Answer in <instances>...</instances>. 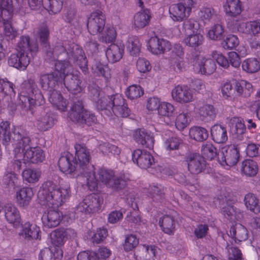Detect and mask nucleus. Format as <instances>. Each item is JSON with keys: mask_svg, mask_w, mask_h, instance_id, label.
Wrapping results in <instances>:
<instances>
[{"mask_svg": "<svg viewBox=\"0 0 260 260\" xmlns=\"http://www.w3.org/2000/svg\"><path fill=\"white\" fill-rule=\"evenodd\" d=\"M10 126V123L8 121H3L0 123V140L2 144L7 146L12 140L14 142L15 155L23 153L24 163L42 162L45 158L44 151L39 147L32 146L28 132L21 126H14L12 136Z\"/></svg>", "mask_w": 260, "mask_h": 260, "instance_id": "1", "label": "nucleus"}, {"mask_svg": "<svg viewBox=\"0 0 260 260\" xmlns=\"http://www.w3.org/2000/svg\"><path fill=\"white\" fill-rule=\"evenodd\" d=\"M71 188L68 184L59 186L57 182L47 180L42 184L38 193L40 203L51 208H58L70 198Z\"/></svg>", "mask_w": 260, "mask_h": 260, "instance_id": "2", "label": "nucleus"}, {"mask_svg": "<svg viewBox=\"0 0 260 260\" xmlns=\"http://www.w3.org/2000/svg\"><path fill=\"white\" fill-rule=\"evenodd\" d=\"M85 176L86 184L90 190H95L98 187L99 182H101L107 187L113 190H122L126 185V180L124 176L115 175L114 172L105 168H99L96 172H87Z\"/></svg>", "mask_w": 260, "mask_h": 260, "instance_id": "3", "label": "nucleus"}, {"mask_svg": "<svg viewBox=\"0 0 260 260\" xmlns=\"http://www.w3.org/2000/svg\"><path fill=\"white\" fill-rule=\"evenodd\" d=\"M54 51L56 55L63 59L67 56V61L72 60L76 63L84 74L88 73L87 60L84 52L78 45L75 43L68 44L66 46L58 45L54 47ZM57 61H59L57 60ZM66 61V60H61Z\"/></svg>", "mask_w": 260, "mask_h": 260, "instance_id": "4", "label": "nucleus"}, {"mask_svg": "<svg viewBox=\"0 0 260 260\" xmlns=\"http://www.w3.org/2000/svg\"><path fill=\"white\" fill-rule=\"evenodd\" d=\"M19 99V104L21 105L22 107L31 108L32 106H40L44 103L42 92L32 79H28L22 84Z\"/></svg>", "mask_w": 260, "mask_h": 260, "instance_id": "5", "label": "nucleus"}, {"mask_svg": "<svg viewBox=\"0 0 260 260\" xmlns=\"http://www.w3.org/2000/svg\"><path fill=\"white\" fill-rule=\"evenodd\" d=\"M55 69L64 75L63 83L67 89L73 94L80 93L82 90L81 81L77 71L74 72L69 61H56Z\"/></svg>", "mask_w": 260, "mask_h": 260, "instance_id": "6", "label": "nucleus"}, {"mask_svg": "<svg viewBox=\"0 0 260 260\" xmlns=\"http://www.w3.org/2000/svg\"><path fill=\"white\" fill-rule=\"evenodd\" d=\"M90 97L96 109L102 115L108 117L112 116V109L116 94L105 95L99 88L92 87L90 89Z\"/></svg>", "mask_w": 260, "mask_h": 260, "instance_id": "7", "label": "nucleus"}, {"mask_svg": "<svg viewBox=\"0 0 260 260\" xmlns=\"http://www.w3.org/2000/svg\"><path fill=\"white\" fill-rule=\"evenodd\" d=\"M68 114L69 117L72 121L81 125H91L96 123L97 121L94 114L85 110L82 102L79 100L74 103Z\"/></svg>", "mask_w": 260, "mask_h": 260, "instance_id": "8", "label": "nucleus"}, {"mask_svg": "<svg viewBox=\"0 0 260 260\" xmlns=\"http://www.w3.org/2000/svg\"><path fill=\"white\" fill-rule=\"evenodd\" d=\"M76 160H78V167L79 173L84 177L87 174V172L92 171L94 166L89 164L90 155L89 150L82 144H76L75 145Z\"/></svg>", "mask_w": 260, "mask_h": 260, "instance_id": "9", "label": "nucleus"}, {"mask_svg": "<svg viewBox=\"0 0 260 260\" xmlns=\"http://www.w3.org/2000/svg\"><path fill=\"white\" fill-rule=\"evenodd\" d=\"M194 4L193 0H180V2L171 6L169 9L171 18L175 21H181L189 16Z\"/></svg>", "mask_w": 260, "mask_h": 260, "instance_id": "10", "label": "nucleus"}, {"mask_svg": "<svg viewBox=\"0 0 260 260\" xmlns=\"http://www.w3.org/2000/svg\"><path fill=\"white\" fill-rule=\"evenodd\" d=\"M74 155L69 152L62 153L58 160V165L60 170L63 173L72 174L75 173L77 175L79 173L77 161Z\"/></svg>", "mask_w": 260, "mask_h": 260, "instance_id": "11", "label": "nucleus"}, {"mask_svg": "<svg viewBox=\"0 0 260 260\" xmlns=\"http://www.w3.org/2000/svg\"><path fill=\"white\" fill-rule=\"evenodd\" d=\"M106 17L100 10L93 12L88 19L87 28L89 33L95 35L101 32L105 26Z\"/></svg>", "mask_w": 260, "mask_h": 260, "instance_id": "12", "label": "nucleus"}, {"mask_svg": "<svg viewBox=\"0 0 260 260\" xmlns=\"http://www.w3.org/2000/svg\"><path fill=\"white\" fill-rule=\"evenodd\" d=\"M239 151L235 146L223 149L220 153L218 154V159L222 166L231 167L236 165L239 159Z\"/></svg>", "mask_w": 260, "mask_h": 260, "instance_id": "13", "label": "nucleus"}, {"mask_svg": "<svg viewBox=\"0 0 260 260\" xmlns=\"http://www.w3.org/2000/svg\"><path fill=\"white\" fill-rule=\"evenodd\" d=\"M172 96L175 101L181 104L189 103L194 100L192 90L184 85L176 86L172 90Z\"/></svg>", "mask_w": 260, "mask_h": 260, "instance_id": "14", "label": "nucleus"}, {"mask_svg": "<svg viewBox=\"0 0 260 260\" xmlns=\"http://www.w3.org/2000/svg\"><path fill=\"white\" fill-rule=\"evenodd\" d=\"M188 170L192 174H198L206 167V161L203 156L198 153H190L186 157Z\"/></svg>", "mask_w": 260, "mask_h": 260, "instance_id": "15", "label": "nucleus"}, {"mask_svg": "<svg viewBox=\"0 0 260 260\" xmlns=\"http://www.w3.org/2000/svg\"><path fill=\"white\" fill-rule=\"evenodd\" d=\"M61 73L55 71L51 73L41 74L40 77V84L44 90H49L51 93L61 78Z\"/></svg>", "mask_w": 260, "mask_h": 260, "instance_id": "16", "label": "nucleus"}, {"mask_svg": "<svg viewBox=\"0 0 260 260\" xmlns=\"http://www.w3.org/2000/svg\"><path fill=\"white\" fill-rule=\"evenodd\" d=\"M132 159L134 163L142 169L149 168L154 162V158L150 152L145 150L137 149L132 154Z\"/></svg>", "mask_w": 260, "mask_h": 260, "instance_id": "17", "label": "nucleus"}, {"mask_svg": "<svg viewBox=\"0 0 260 260\" xmlns=\"http://www.w3.org/2000/svg\"><path fill=\"white\" fill-rule=\"evenodd\" d=\"M30 57L20 51H17L16 53H13L9 57L8 63L10 67H14L20 71H24L30 62Z\"/></svg>", "mask_w": 260, "mask_h": 260, "instance_id": "18", "label": "nucleus"}, {"mask_svg": "<svg viewBox=\"0 0 260 260\" xmlns=\"http://www.w3.org/2000/svg\"><path fill=\"white\" fill-rule=\"evenodd\" d=\"M149 50L154 54H160L171 48L170 43L164 39L157 37H151L148 42Z\"/></svg>", "mask_w": 260, "mask_h": 260, "instance_id": "19", "label": "nucleus"}, {"mask_svg": "<svg viewBox=\"0 0 260 260\" xmlns=\"http://www.w3.org/2000/svg\"><path fill=\"white\" fill-rule=\"evenodd\" d=\"M53 114L48 109L41 110L40 115L38 118L37 126L41 131H46L51 128L54 124Z\"/></svg>", "mask_w": 260, "mask_h": 260, "instance_id": "20", "label": "nucleus"}, {"mask_svg": "<svg viewBox=\"0 0 260 260\" xmlns=\"http://www.w3.org/2000/svg\"><path fill=\"white\" fill-rule=\"evenodd\" d=\"M5 217L7 221L14 226L19 224L21 222V217L19 211L16 206L11 203H8L3 207Z\"/></svg>", "mask_w": 260, "mask_h": 260, "instance_id": "21", "label": "nucleus"}, {"mask_svg": "<svg viewBox=\"0 0 260 260\" xmlns=\"http://www.w3.org/2000/svg\"><path fill=\"white\" fill-rule=\"evenodd\" d=\"M62 220V214L57 210H50L43 214L42 220L43 225L47 228L58 226Z\"/></svg>", "mask_w": 260, "mask_h": 260, "instance_id": "22", "label": "nucleus"}, {"mask_svg": "<svg viewBox=\"0 0 260 260\" xmlns=\"http://www.w3.org/2000/svg\"><path fill=\"white\" fill-rule=\"evenodd\" d=\"M156 248L153 245H140L135 252L137 260H154Z\"/></svg>", "mask_w": 260, "mask_h": 260, "instance_id": "23", "label": "nucleus"}, {"mask_svg": "<svg viewBox=\"0 0 260 260\" xmlns=\"http://www.w3.org/2000/svg\"><path fill=\"white\" fill-rule=\"evenodd\" d=\"M115 103L113 102L114 106L112 109V114H114L117 116L126 117L131 113V110L127 107L125 103V99L121 95L116 94Z\"/></svg>", "mask_w": 260, "mask_h": 260, "instance_id": "24", "label": "nucleus"}, {"mask_svg": "<svg viewBox=\"0 0 260 260\" xmlns=\"http://www.w3.org/2000/svg\"><path fill=\"white\" fill-rule=\"evenodd\" d=\"M38 46L36 42H30L28 36H23L20 38L17 44V51H20L25 54L31 53L33 55L34 53L38 51Z\"/></svg>", "mask_w": 260, "mask_h": 260, "instance_id": "25", "label": "nucleus"}, {"mask_svg": "<svg viewBox=\"0 0 260 260\" xmlns=\"http://www.w3.org/2000/svg\"><path fill=\"white\" fill-rule=\"evenodd\" d=\"M34 193L31 187H23L16 192V198L17 204L20 207L25 208L27 207Z\"/></svg>", "mask_w": 260, "mask_h": 260, "instance_id": "26", "label": "nucleus"}, {"mask_svg": "<svg viewBox=\"0 0 260 260\" xmlns=\"http://www.w3.org/2000/svg\"><path fill=\"white\" fill-rule=\"evenodd\" d=\"M39 232L40 228L39 226L35 224L26 222L23 225L19 235L28 240L33 239H38L40 238Z\"/></svg>", "mask_w": 260, "mask_h": 260, "instance_id": "27", "label": "nucleus"}, {"mask_svg": "<svg viewBox=\"0 0 260 260\" xmlns=\"http://www.w3.org/2000/svg\"><path fill=\"white\" fill-rule=\"evenodd\" d=\"M135 140L149 149H152L154 145V138L150 134L144 129H137L134 135Z\"/></svg>", "mask_w": 260, "mask_h": 260, "instance_id": "28", "label": "nucleus"}, {"mask_svg": "<svg viewBox=\"0 0 260 260\" xmlns=\"http://www.w3.org/2000/svg\"><path fill=\"white\" fill-rule=\"evenodd\" d=\"M123 52L122 47L116 44H111L107 49L106 55L109 62L114 63L122 58Z\"/></svg>", "mask_w": 260, "mask_h": 260, "instance_id": "29", "label": "nucleus"}, {"mask_svg": "<svg viewBox=\"0 0 260 260\" xmlns=\"http://www.w3.org/2000/svg\"><path fill=\"white\" fill-rule=\"evenodd\" d=\"M230 235L237 243L246 240L248 237L247 229L240 223L236 224L231 228Z\"/></svg>", "mask_w": 260, "mask_h": 260, "instance_id": "30", "label": "nucleus"}, {"mask_svg": "<svg viewBox=\"0 0 260 260\" xmlns=\"http://www.w3.org/2000/svg\"><path fill=\"white\" fill-rule=\"evenodd\" d=\"M195 67L202 74L210 75L215 71L216 66L212 59L202 58L198 59Z\"/></svg>", "mask_w": 260, "mask_h": 260, "instance_id": "31", "label": "nucleus"}, {"mask_svg": "<svg viewBox=\"0 0 260 260\" xmlns=\"http://www.w3.org/2000/svg\"><path fill=\"white\" fill-rule=\"evenodd\" d=\"M13 12L12 0H2L0 3V21H10Z\"/></svg>", "mask_w": 260, "mask_h": 260, "instance_id": "32", "label": "nucleus"}, {"mask_svg": "<svg viewBox=\"0 0 260 260\" xmlns=\"http://www.w3.org/2000/svg\"><path fill=\"white\" fill-rule=\"evenodd\" d=\"M49 95V102L59 110L64 111L66 110L68 103L57 90H53Z\"/></svg>", "mask_w": 260, "mask_h": 260, "instance_id": "33", "label": "nucleus"}, {"mask_svg": "<svg viewBox=\"0 0 260 260\" xmlns=\"http://www.w3.org/2000/svg\"><path fill=\"white\" fill-rule=\"evenodd\" d=\"M212 139L217 143H223L228 140L226 128L220 125H214L211 128Z\"/></svg>", "mask_w": 260, "mask_h": 260, "instance_id": "34", "label": "nucleus"}, {"mask_svg": "<svg viewBox=\"0 0 260 260\" xmlns=\"http://www.w3.org/2000/svg\"><path fill=\"white\" fill-rule=\"evenodd\" d=\"M151 16L150 11L146 9L137 13L134 18V23L136 27L142 28L149 22Z\"/></svg>", "mask_w": 260, "mask_h": 260, "instance_id": "35", "label": "nucleus"}, {"mask_svg": "<svg viewBox=\"0 0 260 260\" xmlns=\"http://www.w3.org/2000/svg\"><path fill=\"white\" fill-rule=\"evenodd\" d=\"M224 8L229 16L235 17L241 12V3L239 0H226Z\"/></svg>", "mask_w": 260, "mask_h": 260, "instance_id": "36", "label": "nucleus"}, {"mask_svg": "<svg viewBox=\"0 0 260 260\" xmlns=\"http://www.w3.org/2000/svg\"><path fill=\"white\" fill-rule=\"evenodd\" d=\"M246 208L255 214L260 212V203L257 197L253 193H247L244 198Z\"/></svg>", "mask_w": 260, "mask_h": 260, "instance_id": "37", "label": "nucleus"}, {"mask_svg": "<svg viewBox=\"0 0 260 260\" xmlns=\"http://www.w3.org/2000/svg\"><path fill=\"white\" fill-rule=\"evenodd\" d=\"M148 196L156 203L162 202L165 199L162 187L158 185H151L148 189Z\"/></svg>", "mask_w": 260, "mask_h": 260, "instance_id": "38", "label": "nucleus"}, {"mask_svg": "<svg viewBox=\"0 0 260 260\" xmlns=\"http://www.w3.org/2000/svg\"><path fill=\"white\" fill-rule=\"evenodd\" d=\"M241 171L246 176H255L258 171L257 162L250 159L244 160L242 163Z\"/></svg>", "mask_w": 260, "mask_h": 260, "instance_id": "39", "label": "nucleus"}, {"mask_svg": "<svg viewBox=\"0 0 260 260\" xmlns=\"http://www.w3.org/2000/svg\"><path fill=\"white\" fill-rule=\"evenodd\" d=\"M90 213L98 211L103 204V200L99 196L93 194L84 199Z\"/></svg>", "mask_w": 260, "mask_h": 260, "instance_id": "40", "label": "nucleus"}, {"mask_svg": "<svg viewBox=\"0 0 260 260\" xmlns=\"http://www.w3.org/2000/svg\"><path fill=\"white\" fill-rule=\"evenodd\" d=\"M199 113L202 119L206 121L213 120L216 115L215 108L210 104H205L201 107Z\"/></svg>", "mask_w": 260, "mask_h": 260, "instance_id": "41", "label": "nucleus"}, {"mask_svg": "<svg viewBox=\"0 0 260 260\" xmlns=\"http://www.w3.org/2000/svg\"><path fill=\"white\" fill-rule=\"evenodd\" d=\"M189 134L191 139L199 142L205 141L208 137L207 130L204 127L198 126L191 127Z\"/></svg>", "mask_w": 260, "mask_h": 260, "instance_id": "42", "label": "nucleus"}, {"mask_svg": "<svg viewBox=\"0 0 260 260\" xmlns=\"http://www.w3.org/2000/svg\"><path fill=\"white\" fill-rule=\"evenodd\" d=\"M242 69L248 73H254L260 70V61L256 58H249L242 63Z\"/></svg>", "mask_w": 260, "mask_h": 260, "instance_id": "43", "label": "nucleus"}, {"mask_svg": "<svg viewBox=\"0 0 260 260\" xmlns=\"http://www.w3.org/2000/svg\"><path fill=\"white\" fill-rule=\"evenodd\" d=\"M41 171L36 169H27L22 172V177L24 180L29 183L37 182L41 176Z\"/></svg>", "mask_w": 260, "mask_h": 260, "instance_id": "44", "label": "nucleus"}, {"mask_svg": "<svg viewBox=\"0 0 260 260\" xmlns=\"http://www.w3.org/2000/svg\"><path fill=\"white\" fill-rule=\"evenodd\" d=\"M186 37L184 39V43L187 46L196 48L202 44L203 40L202 35L199 31L194 32L191 35H186Z\"/></svg>", "mask_w": 260, "mask_h": 260, "instance_id": "45", "label": "nucleus"}, {"mask_svg": "<svg viewBox=\"0 0 260 260\" xmlns=\"http://www.w3.org/2000/svg\"><path fill=\"white\" fill-rule=\"evenodd\" d=\"M229 125L231 132L236 134L237 136L242 135L246 131L244 123L238 117H234L231 119L229 123Z\"/></svg>", "mask_w": 260, "mask_h": 260, "instance_id": "46", "label": "nucleus"}, {"mask_svg": "<svg viewBox=\"0 0 260 260\" xmlns=\"http://www.w3.org/2000/svg\"><path fill=\"white\" fill-rule=\"evenodd\" d=\"M141 44L137 37H129L126 42V48L131 55L137 56L140 51Z\"/></svg>", "mask_w": 260, "mask_h": 260, "instance_id": "47", "label": "nucleus"}, {"mask_svg": "<svg viewBox=\"0 0 260 260\" xmlns=\"http://www.w3.org/2000/svg\"><path fill=\"white\" fill-rule=\"evenodd\" d=\"M158 114L160 116L169 118L174 117L175 114L174 107L169 103L162 102L158 109Z\"/></svg>", "mask_w": 260, "mask_h": 260, "instance_id": "48", "label": "nucleus"}, {"mask_svg": "<svg viewBox=\"0 0 260 260\" xmlns=\"http://www.w3.org/2000/svg\"><path fill=\"white\" fill-rule=\"evenodd\" d=\"M159 224L163 231L168 234H173L174 229V224L173 218L169 215L163 216L159 220Z\"/></svg>", "mask_w": 260, "mask_h": 260, "instance_id": "49", "label": "nucleus"}, {"mask_svg": "<svg viewBox=\"0 0 260 260\" xmlns=\"http://www.w3.org/2000/svg\"><path fill=\"white\" fill-rule=\"evenodd\" d=\"M50 239L52 243L55 246L59 247L62 245L66 241L63 229H58L52 232Z\"/></svg>", "mask_w": 260, "mask_h": 260, "instance_id": "50", "label": "nucleus"}, {"mask_svg": "<svg viewBox=\"0 0 260 260\" xmlns=\"http://www.w3.org/2000/svg\"><path fill=\"white\" fill-rule=\"evenodd\" d=\"M199 24L193 19L185 20L183 24V31L185 35H191L192 33L199 31Z\"/></svg>", "mask_w": 260, "mask_h": 260, "instance_id": "51", "label": "nucleus"}, {"mask_svg": "<svg viewBox=\"0 0 260 260\" xmlns=\"http://www.w3.org/2000/svg\"><path fill=\"white\" fill-rule=\"evenodd\" d=\"M189 122L188 112L180 113L177 116L175 120L176 127L179 131H182L188 125Z\"/></svg>", "mask_w": 260, "mask_h": 260, "instance_id": "52", "label": "nucleus"}, {"mask_svg": "<svg viewBox=\"0 0 260 260\" xmlns=\"http://www.w3.org/2000/svg\"><path fill=\"white\" fill-rule=\"evenodd\" d=\"M202 154L207 158V159L212 160L217 156V149L213 145L209 142H207L202 145Z\"/></svg>", "mask_w": 260, "mask_h": 260, "instance_id": "53", "label": "nucleus"}, {"mask_svg": "<svg viewBox=\"0 0 260 260\" xmlns=\"http://www.w3.org/2000/svg\"><path fill=\"white\" fill-rule=\"evenodd\" d=\"M224 28L219 24L213 25L208 31V36L211 40H220L223 38Z\"/></svg>", "mask_w": 260, "mask_h": 260, "instance_id": "54", "label": "nucleus"}, {"mask_svg": "<svg viewBox=\"0 0 260 260\" xmlns=\"http://www.w3.org/2000/svg\"><path fill=\"white\" fill-rule=\"evenodd\" d=\"M139 239L136 236L131 234L127 235L124 240L123 246L124 250L128 252L135 249L139 244Z\"/></svg>", "mask_w": 260, "mask_h": 260, "instance_id": "55", "label": "nucleus"}, {"mask_svg": "<svg viewBox=\"0 0 260 260\" xmlns=\"http://www.w3.org/2000/svg\"><path fill=\"white\" fill-rule=\"evenodd\" d=\"M94 72L99 76H102L108 79L110 77V71L109 68L100 62H96L92 68Z\"/></svg>", "mask_w": 260, "mask_h": 260, "instance_id": "56", "label": "nucleus"}, {"mask_svg": "<svg viewBox=\"0 0 260 260\" xmlns=\"http://www.w3.org/2000/svg\"><path fill=\"white\" fill-rule=\"evenodd\" d=\"M127 97L131 100L140 98L143 94V90L139 85H133L129 86L125 91Z\"/></svg>", "mask_w": 260, "mask_h": 260, "instance_id": "57", "label": "nucleus"}, {"mask_svg": "<svg viewBox=\"0 0 260 260\" xmlns=\"http://www.w3.org/2000/svg\"><path fill=\"white\" fill-rule=\"evenodd\" d=\"M3 182L9 188L14 189L18 185V178L15 173L8 172L5 174Z\"/></svg>", "mask_w": 260, "mask_h": 260, "instance_id": "58", "label": "nucleus"}, {"mask_svg": "<svg viewBox=\"0 0 260 260\" xmlns=\"http://www.w3.org/2000/svg\"><path fill=\"white\" fill-rule=\"evenodd\" d=\"M239 43V41L237 36L229 35L222 42V45L225 49H233L235 48Z\"/></svg>", "mask_w": 260, "mask_h": 260, "instance_id": "59", "label": "nucleus"}, {"mask_svg": "<svg viewBox=\"0 0 260 260\" xmlns=\"http://www.w3.org/2000/svg\"><path fill=\"white\" fill-rule=\"evenodd\" d=\"M63 0H48L46 6L50 13L55 14L59 13L62 9Z\"/></svg>", "mask_w": 260, "mask_h": 260, "instance_id": "60", "label": "nucleus"}, {"mask_svg": "<svg viewBox=\"0 0 260 260\" xmlns=\"http://www.w3.org/2000/svg\"><path fill=\"white\" fill-rule=\"evenodd\" d=\"M116 37V30L113 27H108L100 38L101 41L105 43H112Z\"/></svg>", "mask_w": 260, "mask_h": 260, "instance_id": "61", "label": "nucleus"}, {"mask_svg": "<svg viewBox=\"0 0 260 260\" xmlns=\"http://www.w3.org/2000/svg\"><path fill=\"white\" fill-rule=\"evenodd\" d=\"M222 96L225 99L235 98L234 86L231 82H226L221 86Z\"/></svg>", "mask_w": 260, "mask_h": 260, "instance_id": "62", "label": "nucleus"}, {"mask_svg": "<svg viewBox=\"0 0 260 260\" xmlns=\"http://www.w3.org/2000/svg\"><path fill=\"white\" fill-rule=\"evenodd\" d=\"M171 67L177 73H180L185 69L183 58L171 57L170 61Z\"/></svg>", "mask_w": 260, "mask_h": 260, "instance_id": "63", "label": "nucleus"}, {"mask_svg": "<svg viewBox=\"0 0 260 260\" xmlns=\"http://www.w3.org/2000/svg\"><path fill=\"white\" fill-rule=\"evenodd\" d=\"M182 140L178 137H171L168 139L165 142V147L167 150H173L179 149Z\"/></svg>", "mask_w": 260, "mask_h": 260, "instance_id": "64", "label": "nucleus"}]
</instances>
